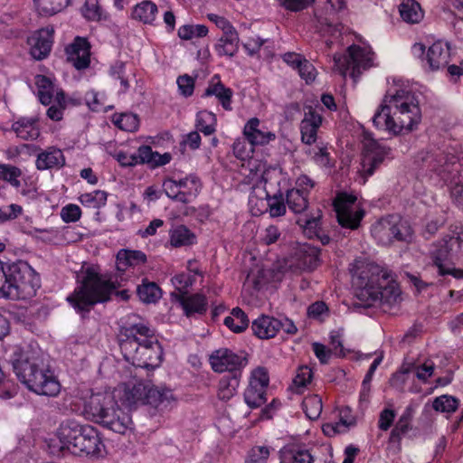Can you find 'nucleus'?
<instances>
[{
    "instance_id": "obj_1",
    "label": "nucleus",
    "mask_w": 463,
    "mask_h": 463,
    "mask_svg": "<svg viewBox=\"0 0 463 463\" xmlns=\"http://www.w3.org/2000/svg\"><path fill=\"white\" fill-rule=\"evenodd\" d=\"M421 120V110L415 93L409 90L388 92L373 117V124L395 135L413 130Z\"/></svg>"
},
{
    "instance_id": "obj_2",
    "label": "nucleus",
    "mask_w": 463,
    "mask_h": 463,
    "mask_svg": "<svg viewBox=\"0 0 463 463\" xmlns=\"http://www.w3.org/2000/svg\"><path fill=\"white\" fill-rule=\"evenodd\" d=\"M82 415L116 433L125 434L132 430L133 421L128 412L118 404L114 392H91L83 401Z\"/></svg>"
},
{
    "instance_id": "obj_3",
    "label": "nucleus",
    "mask_w": 463,
    "mask_h": 463,
    "mask_svg": "<svg viewBox=\"0 0 463 463\" xmlns=\"http://www.w3.org/2000/svg\"><path fill=\"white\" fill-rule=\"evenodd\" d=\"M115 289L113 282L99 274L93 268H88L80 285L67 297V301L76 312L85 314L96 304L109 301Z\"/></svg>"
},
{
    "instance_id": "obj_4",
    "label": "nucleus",
    "mask_w": 463,
    "mask_h": 463,
    "mask_svg": "<svg viewBox=\"0 0 463 463\" xmlns=\"http://www.w3.org/2000/svg\"><path fill=\"white\" fill-rule=\"evenodd\" d=\"M39 288V276L26 262H13L6 267V282L2 298L13 300L31 298L36 295Z\"/></svg>"
},
{
    "instance_id": "obj_5",
    "label": "nucleus",
    "mask_w": 463,
    "mask_h": 463,
    "mask_svg": "<svg viewBox=\"0 0 463 463\" xmlns=\"http://www.w3.org/2000/svg\"><path fill=\"white\" fill-rule=\"evenodd\" d=\"M13 368L18 379L37 394L56 396L61 391V384L52 373L39 369L35 362L27 358L15 359Z\"/></svg>"
},
{
    "instance_id": "obj_6",
    "label": "nucleus",
    "mask_w": 463,
    "mask_h": 463,
    "mask_svg": "<svg viewBox=\"0 0 463 463\" xmlns=\"http://www.w3.org/2000/svg\"><path fill=\"white\" fill-rule=\"evenodd\" d=\"M373 237L385 246L395 241L411 242L413 238V230L411 224L397 215H388L378 220L372 225Z\"/></svg>"
},
{
    "instance_id": "obj_7",
    "label": "nucleus",
    "mask_w": 463,
    "mask_h": 463,
    "mask_svg": "<svg viewBox=\"0 0 463 463\" xmlns=\"http://www.w3.org/2000/svg\"><path fill=\"white\" fill-rule=\"evenodd\" d=\"M141 347L134 342H126L122 347L124 358L134 366L155 369L162 361L163 349L157 338L146 340Z\"/></svg>"
},
{
    "instance_id": "obj_8",
    "label": "nucleus",
    "mask_w": 463,
    "mask_h": 463,
    "mask_svg": "<svg viewBox=\"0 0 463 463\" xmlns=\"http://www.w3.org/2000/svg\"><path fill=\"white\" fill-rule=\"evenodd\" d=\"M356 297L365 307L377 304L392 307L400 301L401 290L388 273L374 288H367L356 292Z\"/></svg>"
},
{
    "instance_id": "obj_9",
    "label": "nucleus",
    "mask_w": 463,
    "mask_h": 463,
    "mask_svg": "<svg viewBox=\"0 0 463 463\" xmlns=\"http://www.w3.org/2000/svg\"><path fill=\"white\" fill-rule=\"evenodd\" d=\"M373 53L360 46L352 45L347 50L346 55H335V67L342 76H345L347 72L353 78L358 77L362 71L372 66Z\"/></svg>"
},
{
    "instance_id": "obj_10",
    "label": "nucleus",
    "mask_w": 463,
    "mask_h": 463,
    "mask_svg": "<svg viewBox=\"0 0 463 463\" xmlns=\"http://www.w3.org/2000/svg\"><path fill=\"white\" fill-rule=\"evenodd\" d=\"M118 337L121 351L126 342H134L141 347L147 344L146 340L156 339L154 331L135 314L127 315L120 319Z\"/></svg>"
},
{
    "instance_id": "obj_11",
    "label": "nucleus",
    "mask_w": 463,
    "mask_h": 463,
    "mask_svg": "<svg viewBox=\"0 0 463 463\" xmlns=\"http://www.w3.org/2000/svg\"><path fill=\"white\" fill-rule=\"evenodd\" d=\"M200 179L193 175H187L178 181L166 179L163 183L165 194L174 201L189 203L194 201L201 191Z\"/></svg>"
},
{
    "instance_id": "obj_12",
    "label": "nucleus",
    "mask_w": 463,
    "mask_h": 463,
    "mask_svg": "<svg viewBox=\"0 0 463 463\" xmlns=\"http://www.w3.org/2000/svg\"><path fill=\"white\" fill-rule=\"evenodd\" d=\"M356 196L341 193L334 201L337 221L344 228L355 230L364 216V211L355 204Z\"/></svg>"
},
{
    "instance_id": "obj_13",
    "label": "nucleus",
    "mask_w": 463,
    "mask_h": 463,
    "mask_svg": "<svg viewBox=\"0 0 463 463\" xmlns=\"http://www.w3.org/2000/svg\"><path fill=\"white\" fill-rule=\"evenodd\" d=\"M353 283L357 292L367 288H374L388 274L378 264L364 260H356L351 269Z\"/></svg>"
},
{
    "instance_id": "obj_14",
    "label": "nucleus",
    "mask_w": 463,
    "mask_h": 463,
    "mask_svg": "<svg viewBox=\"0 0 463 463\" xmlns=\"http://www.w3.org/2000/svg\"><path fill=\"white\" fill-rule=\"evenodd\" d=\"M210 364L213 370L216 373L230 372L232 374L241 375V369L246 365L247 362L232 351L222 348L214 351L210 355Z\"/></svg>"
},
{
    "instance_id": "obj_15",
    "label": "nucleus",
    "mask_w": 463,
    "mask_h": 463,
    "mask_svg": "<svg viewBox=\"0 0 463 463\" xmlns=\"http://www.w3.org/2000/svg\"><path fill=\"white\" fill-rule=\"evenodd\" d=\"M391 155V148L374 139L368 140L361 163V173L365 177L372 175L375 169Z\"/></svg>"
},
{
    "instance_id": "obj_16",
    "label": "nucleus",
    "mask_w": 463,
    "mask_h": 463,
    "mask_svg": "<svg viewBox=\"0 0 463 463\" xmlns=\"http://www.w3.org/2000/svg\"><path fill=\"white\" fill-rule=\"evenodd\" d=\"M104 444L99 437V431L90 425H85L83 430L78 437V440L71 447V453L74 455H99Z\"/></svg>"
},
{
    "instance_id": "obj_17",
    "label": "nucleus",
    "mask_w": 463,
    "mask_h": 463,
    "mask_svg": "<svg viewBox=\"0 0 463 463\" xmlns=\"http://www.w3.org/2000/svg\"><path fill=\"white\" fill-rule=\"evenodd\" d=\"M53 27L48 26L34 32L28 38L30 53L33 59L41 61L49 55L53 43Z\"/></svg>"
},
{
    "instance_id": "obj_18",
    "label": "nucleus",
    "mask_w": 463,
    "mask_h": 463,
    "mask_svg": "<svg viewBox=\"0 0 463 463\" xmlns=\"http://www.w3.org/2000/svg\"><path fill=\"white\" fill-rule=\"evenodd\" d=\"M67 60L77 70H83L89 67L90 62V46L85 38L76 37L73 43L66 49Z\"/></svg>"
},
{
    "instance_id": "obj_19",
    "label": "nucleus",
    "mask_w": 463,
    "mask_h": 463,
    "mask_svg": "<svg viewBox=\"0 0 463 463\" xmlns=\"http://www.w3.org/2000/svg\"><path fill=\"white\" fill-rule=\"evenodd\" d=\"M243 134L250 146H264L276 138L275 133L262 126L257 118H252L246 123Z\"/></svg>"
},
{
    "instance_id": "obj_20",
    "label": "nucleus",
    "mask_w": 463,
    "mask_h": 463,
    "mask_svg": "<svg viewBox=\"0 0 463 463\" xmlns=\"http://www.w3.org/2000/svg\"><path fill=\"white\" fill-rule=\"evenodd\" d=\"M450 52L449 45L441 41L434 43L425 56L424 67H428L430 71H438L447 66L449 61Z\"/></svg>"
},
{
    "instance_id": "obj_21",
    "label": "nucleus",
    "mask_w": 463,
    "mask_h": 463,
    "mask_svg": "<svg viewBox=\"0 0 463 463\" xmlns=\"http://www.w3.org/2000/svg\"><path fill=\"white\" fill-rule=\"evenodd\" d=\"M321 124V115L309 107L300 123L301 139L305 144L312 145L316 142L317 129Z\"/></svg>"
},
{
    "instance_id": "obj_22",
    "label": "nucleus",
    "mask_w": 463,
    "mask_h": 463,
    "mask_svg": "<svg viewBox=\"0 0 463 463\" xmlns=\"http://www.w3.org/2000/svg\"><path fill=\"white\" fill-rule=\"evenodd\" d=\"M84 426L73 420L62 421L58 429L57 436L61 443V448L71 451V447L76 444L78 437L83 430Z\"/></svg>"
},
{
    "instance_id": "obj_23",
    "label": "nucleus",
    "mask_w": 463,
    "mask_h": 463,
    "mask_svg": "<svg viewBox=\"0 0 463 463\" xmlns=\"http://www.w3.org/2000/svg\"><path fill=\"white\" fill-rule=\"evenodd\" d=\"M177 300L186 317H192L195 314L202 315L207 310V298L201 293L192 295L181 293L177 296Z\"/></svg>"
},
{
    "instance_id": "obj_24",
    "label": "nucleus",
    "mask_w": 463,
    "mask_h": 463,
    "mask_svg": "<svg viewBox=\"0 0 463 463\" xmlns=\"http://www.w3.org/2000/svg\"><path fill=\"white\" fill-rule=\"evenodd\" d=\"M281 327V320L273 317L261 316L252 322L253 334L260 339H269L276 336Z\"/></svg>"
},
{
    "instance_id": "obj_25",
    "label": "nucleus",
    "mask_w": 463,
    "mask_h": 463,
    "mask_svg": "<svg viewBox=\"0 0 463 463\" xmlns=\"http://www.w3.org/2000/svg\"><path fill=\"white\" fill-rule=\"evenodd\" d=\"M430 255L438 270L440 269V267H444L443 261L458 256V253L456 246L451 244V235H448L433 243Z\"/></svg>"
},
{
    "instance_id": "obj_26",
    "label": "nucleus",
    "mask_w": 463,
    "mask_h": 463,
    "mask_svg": "<svg viewBox=\"0 0 463 463\" xmlns=\"http://www.w3.org/2000/svg\"><path fill=\"white\" fill-rule=\"evenodd\" d=\"M65 165V157L61 149L51 146L38 154L35 165L38 170L61 168Z\"/></svg>"
},
{
    "instance_id": "obj_27",
    "label": "nucleus",
    "mask_w": 463,
    "mask_h": 463,
    "mask_svg": "<svg viewBox=\"0 0 463 463\" xmlns=\"http://www.w3.org/2000/svg\"><path fill=\"white\" fill-rule=\"evenodd\" d=\"M210 96H215L225 110H232V90L221 82L218 75H214L211 79L208 87L203 94V97Z\"/></svg>"
},
{
    "instance_id": "obj_28",
    "label": "nucleus",
    "mask_w": 463,
    "mask_h": 463,
    "mask_svg": "<svg viewBox=\"0 0 463 463\" xmlns=\"http://www.w3.org/2000/svg\"><path fill=\"white\" fill-rule=\"evenodd\" d=\"M118 392L119 399L128 406L137 404V402H144V395L146 392V385L144 383L124 384L123 386L115 390Z\"/></svg>"
},
{
    "instance_id": "obj_29",
    "label": "nucleus",
    "mask_w": 463,
    "mask_h": 463,
    "mask_svg": "<svg viewBox=\"0 0 463 463\" xmlns=\"http://www.w3.org/2000/svg\"><path fill=\"white\" fill-rule=\"evenodd\" d=\"M296 258L304 269H314L319 262V250L310 244H302L296 250Z\"/></svg>"
},
{
    "instance_id": "obj_30",
    "label": "nucleus",
    "mask_w": 463,
    "mask_h": 463,
    "mask_svg": "<svg viewBox=\"0 0 463 463\" xmlns=\"http://www.w3.org/2000/svg\"><path fill=\"white\" fill-rule=\"evenodd\" d=\"M16 136L24 140L36 139L40 130L36 126V119L33 118H21L12 125Z\"/></svg>"
},
{
    "instance_id": "obj_31",
    "label": "nucleus",
    "mask_w": 463,
    "mask_h": 463,
    "mask_svg": "<svg viewBox=\"0 0 463 463\" xmlns=\"http://www.w3.org/2000/svg\"><path fill=\"white\" fill-rule=\"evenodd\" d=\"M169 242L174 248L191 246L196 242V236L186 226L178 225L169 231Z\"/></svg>"
},
{
    "instance_id": "obj_32",
    "label": "nucleus",
    "mask_w": 463,
    "mask_h": 463,
    "mask_svg": "<svg viewBox=\"0 0 463 463\" xmlns=\"http://www.w3.org/2000/svg\"><path fill=\"white\" fill-rule=\"evenodd\" d=\"M146 261V254L141 250H120L117 254L118 269L126 270L130 266H137Z\"/></svg>"
},
{
    "instance_id": "obj_33",
    "label": "nucleus",
    "mask_w": 463,
    "mask_h": 463,
    "mask_svg": "<svg viewBox=\"0 0 463 463\" xmlns=\"http://www.w3.org/2000/svg\"><path fill=\"white\" fill-rule=\"evenodd\" d=\"M158 13L156 5L151 1H142L135 5L132 11V17L146 24H153Z\"/></svg>"
},
{
    "instance_id": "obj_34",
    "label": "nucleus",
    "mask_w": 463,
    "mask_h": 463,
    "mask_svg": "<svg viewBox=\"0 0 463 463\" xmlns=\"http://www.w3.org/2000/svg\"><path fill=\"white\" fill-rule=\"evenodd\" d=\"M239 48V37L235 29L223 33L215 49L219 55L233 56Z\"/></svg>"
},
{
    "instance_id": "obj_35",
    "label": "nucleus",
    "mask_w": 463,
    "mask_h": 463,
    "mask_svg": "<svg viewBox=\"0 0 463 463\" xmlns=\"http://www.w3.org/2000/svg\"><path fill=\"white\" fill-rule=\"evenodd\" d=\"M35 84L39 100L45 106L51 104L55 99L56 92L61 90L56 89L52 80L44 75L36 76Z\"/></svg>"
},
{
    "instance_id": "obj_36",
    "label": "nucleus",
    "mask_w": 463,
    "mask_h": 463,
    "mask_svg": "<svg viewBox=\"0 0 463 463\" xmlns=\"http://www.w3.org/2000/svg\"><path fill=\"white\" fill-rule=\"evenodd\" d=\"M399 11L402 20L408 24H418L423 18L421 7L415 0H402Z\"/></svg>"
},
{
    "instance_id": "obj_37",
    "label": "nucleus",
    "mask_w": 463,
    "mask_h": 463,
    "mask_svg": "<svg viewBox=\"0 0 463 463\" xmlns=\"http://www.w3.org/2000/svg\"><path fill=\"white\" fill-rule=\"evenodd\" d=\"M172 392L169 389H160L158 387L146 385L143 404H148L157 408L164 402H168L172 399Z\"/></svg>"
},
{
    "instance_id": "obj_38",
    "label": "nucleus",
    "mask_w": 463,
    "mask_h": 463,
    "mask_svg": "<svg viewBox=\"0 0 463 463\" xmlns=\"http://www.w3.org/2000/svg\"><path fill=\"white\" fill-rule=\"evenodd\" d=\"M241 375L232 374L223 376L219 382L218 397L222 401H229L237 392Z\"/></svg>"
},
{
    "instance_id": "obj_39",
    "label": "nucleus",
    "mask_w": 463,
    "mask_h": 463,
    "mask_svg": "<svg viewBox=\"0 0 463 463\" xmlns=\"http://www.w3.org/2000/svg\"><path fill=\"white\" fill-rule=\"evenodd\" d=\"M224 325L232 331L241 333L248 327L249 319L240 307H234L231 315L224 318Z\"/></svg>"
},
{
    "instance_id": "obj_40",
    "label": "nucleus",
    "mask_w": 463,
    "mask_h": 463,
    "mask_svg": "<svg viewBox=\"0 0 463 463\" xmlns=\"http://www.w3.org/2000/svg\"><path fill=\"white\" fill-rule=\"evenodd\" d=\"M286 202L288 208L296 213L304 212L308 205L307 194L300 189H291L288 191Z\"/></svg>"
},
{
    "instance_id": "obj_41",
    "label": "nucleus",
    "mask_w": 463,
    "mask_h": 463,
    "mask_svg": "<svg viewBox=\"0 0 463 463\" xmlns=\"http://www.w3.org/2000/svg\"><path fill=\"white\" fill-rule=\"evenodd\" d=\"M320 218L321 211L317 210L310 217L298 218L297 223L303 230L305 235L312 239L318 236V232H320Z\"/></svg>"
},
{
    "instance_id": "obj_42",
    "label": "nucleus",
    "mask_w": 463,
    "mask_h": 463,
    "mask_svg": "<svg viewBox=\"0 0 463 463\" xmlns=\"http://www.w3.org/2000/svg\"><path fill=\"white\" fill-rule=\"evenodd\" d=\"M110 75L120 80L121 90L126 92L129 89V80L134 76L133 71L128 69L125 62L117 61L110 68Z\"/></svg>"
},
{
    "instance_id": "obj_43",
    "label": "nucleus",
    "mask_w": 463,
    "mask_h": 463,
    "mask_svg": "<svg viewBox=\"0 0 463 463\" xmlns=\"http://www.w3.org/2000/svg\"><path fill=\"white\" fill-rule=\"evenodd\" d=\"M38 13L43 16H52L65 8L70 0H33Z\"/></svg>"
},
{
    "instance_id": "obj_44",
    "label": "nucleus",
    "mask_w": 463,
    "mask_h": 463,
    "mask_svg": "<svg viewBox=\"0 0 463 463\" xmlns=\"http://www.w3.org/2000/svg\"><path fill=\"white\" fill-rule=\"evenodd\" d=\"M139 298L146 303H154L161 298V289L155 282L143 280L137 287Z\"/></svg>"
},
{
    "instance_id": "obj_45",
    "label": "nucleus",
    "mask_w": 463,
    "mask_h": 463,
    "mask_svg": "<svg viewBox=\"0 0 463 463\" xmlns=\"http://www.w3.org/2000/svg\"><path fill=\"white\" fill-rule=\"evenodd\" d=\"M107 197L108 194L105 191L95 190L90 193L82 194L79 200L85 207L99 209L106 204Z\"/></svg>"
},
{
    "instance_id": "obj_46",
    "label": "nucleus",
    "mask_w": 463,
    "mask_h": 463,
    "mask_svg": "<svg viewBox=\"0 0 463 463\" xmlns=\"http://www.w3.org/2000/svg\"><path fill=\"white\" fill-rule=\"evenodd\" d=\"M302 407L308 419L317 420L322 412V399L317 394L309 395L303 400Z\"/></svg>"
},
{
    "instance_id": "obj_47",
    "label": "nucleus",
    "mask_w": 463,
    "mask_h": 463,
    "mask_svg": "<svg viewBox=\"0 0 463 463\" xmlns=\"http://www.w3.org/2000/svg\"><path fill=\"white\" fill-rule=\"evenodd\" d=\"M244 400L250 408L260 407L267 402L266 389L249 384L244 392Z\"/></svg>"
},
{
    "instance_id": "obj_48",
    "label": "nucleus",
    "mask_w": 463,
    "mask_h": 463,
    "mask_svg": "<svg viewBox=\"0 0 463 463\" xmlns=\"http://www.w3.org/2000/svg\"><path fill=\"white\" fill-rule=\"evenodd\" d=\"M216 117L213 113L203 110L197 114L196 128L204 135L209 136L215 131Z\"/></svg>"
},
{
    "instance_id": "obj_49",
    "label": "nucleus",
    "mask_w": 463,
    "mask_h": 463,
    "mask_svg": "<svg viewBox=\"0 0 463 463\" xmlns=\"http://www.w3.org/2000/svg\"><path fill=\"white\" fill-rule=\"evenodd\" d=\"M22 175V171L19 167L0 164V179L9 183L11 185L18 188L21 186L19 177Z\"/></svg>"
},
{
    "instance_id": "obj_50",
    "label": "nucleus",
    "mask_w": 463,
    "mask_h": 463,
    "mask_svg": "<svg viewBox=\"0 0 463 463\" xmlns=\"http://www.w3.org/2000/svg\"><path fill=\"white\" fill-rule=\"evenodd\" d=\"M54 104H52L47 109V116L52 120L59 121L62 118L63 110L66 108L65 94L62 90L57 91L54 99Z\"/></svg>"
},
{
    "instance_id": "obj_51",
    "label": "nucleus",
    "mask_w": 463,
    "mask_h": 463,
    "mask_svg": "<svg viewBox=\"0 0 463 463\" xmlns=\"http://www.w3.org/2000/svg\"><path fill=\"white\" fill-rule=\"evenodd\" d=\"M113 122L118 128L128 132L137 130L139 126L137 116L131 113H123L116 117Z\"/></svg>"
},
{
    "instance_id": "obj_52",
    "label": "nucleus",
    "mask_w": 463,
    "mask_h": 463,
    "mask_svg": "<svg viewBox=\"0 0 463 463\" xmlns=\"http://www.w3.org/2000/svg\"><path fill=\"white\" fill-rule=\"evenodd\" d=\"M458 400L450 395H441L437 397L432 403V407L437 411L454 412L458 407Z\"/></svg>"
},
{
    "instance_id": "obj_53",
    "label": "nucleus",
    "mask_w": 463,
    "mask_h": 463,
    "mask_svg": "<svg viewBox=\"0 0 463 463\" xmlns=\"http://www.w3.org/2000/svg\"><path fill=\"white\" fill-rule=\"evenodd\" d=\"M307 317L318 322H324L329 317V308L324 301H316L308 306Z\"/></svg>"
},
{
    "instance_id": "obj_54",
    "label": "nucleus",
    "mask_w": 463,
    "mask_h": 463,
    "mask_svg": "<svg viewBox=\"0 0 463 463\" xmlns=\"http://www.w3.org/2000/svg\"><path fill=\"white\" fill-rule=\"evenodd\" d=\"M208 33V28L203 24H185L178 29V36L183 40H191L194 37H203Z\"/></svg>"
},
{
    "instance_id": "obj_55",
    "label": "nucleus",
    "mask_w": 463,
    "mask_h": 463,
    "mask_svg": "<svg viewBox=\"0 0 463 463\" xmlns=\"http://www.w3.org/2000/svg\"><path fill=\"white\" fill-rule=\"evenodd\" d=\"M82 14L88 20H100L102 17V11L99 5V0H86L82 8Z\"/></svg>"
},
{
    "instance_id": "obj_56",
    "label": "nucleus",
    "mask_w": 463,
    "mask_h": 463,
    "mask_svg": "<svg viewBox=\"0 0 463 463\" xmlns=\"http://www.w3.org/2000/svg\"><path fill=\"white\" fill-rule=\"evenodd\" d=\"M269 378L267 370L264 367H258L251 373L250 385L258 388L267 389Z\"/></svg>"
},
{
    "instance_id": "obj_57",
    "label": "nucleus",
    "mask_w": 463,
    "mask_h": 463,
    "mask_svg": "<svg viewBox=\"0 0 463 463\" xmlns=\"http://www.w3.org/2000/svg\"><path fill=\"white\" fill-rule=\"evenodd\" d=\"M269 456V449L266 446L252 448L248 455L249 463H265Z\"/></svg>"
},
{
    "instance_id": "obj_58",
    "label": "nucleus",
    "mask_w": 463,
    "mask_h": 463,
    "mask_svg": "<svg viewBox=\"0 0 463 463\" xmlns=\"http://www.w3.org/2000/svg\"><path fill=\"white\" fill-rule=\"evenodd\" d=\"M81 215L80 208L76 204H68L64 206L61 211V217L65 222H77Z\"/></svg>"
},
{
    "instance_id": "obj_59",
    "label": "nucleus",
    "mask_w": 463,
    "mask_h": 463,
    "mask_svg": "<svg viewBox=\"0 0 463 463\" xmlns=\"http://www.w3.org/2000/svg\"><path fill=\"white\" fill-rule=\"evenodd\" d=\"M176 83L180 93L184 97H189L194 93V80L187 75H182L177 78Z\"/></svg>"
},
{
    "instance_id": "obj_60",
    "label": "nucleus",
    "mask_w": 463,
    "mask_h": 463,
    "mask_svg": "<svg viewBox=\"0 0 463 463\" xmlns=\"http://www.w3.org/2000/svg\"><path fill=\"white\" fill-rule=\"evenodd\" d=\"M299 76L306 80L307 83H310L315 80L317 77V71L312 63L307 60H303V62L298 67Z\"/></svg>"
},
{
    "instance_id": "obj_61",
    "label": "nucleus",
    "mask_w": 463,
    "mask_h": 463,
    "mask_svg": "<svg viewBox=\"0 0 463 463\" xmlns=\"http://www.w3.org/2000/svg\"><path fill=\"white\" fill-rule=\"evenodd\" d=\"M312 377V370L308 366H301L298 368L293 383L297 387H305L310 383Z\"/></svg>"
},
{
    "instance_id": "obj_62",
    "label": "nucleus",
    "mask_w": 463,
    "mask_h": 463,
    "mask_svg": "<svg viewBox=\"0 0 463 463\" xmlns=\"http://www.w3.org/2000/svg\"><path fill=\"white\" fill-rule=\"evenodd\" d=\"M283 7L292 12L301 11L310 5H312L315 0H278Z\"/></svg>"
},
{
    "instance_id": "obj_63",
    "label": "nucleus",
    "mask_w": 463,
    "mask_h": 463,
    "mask_svg": "<svg viewBox=\"0 0 463 463\" xmlns=\"http://www.w3.org/2000/svg\"><path fill=\"white\" fill-rule=\"evenodd\" d=\"M155 153L151 146H141L137 153L136 154V158L138 164H150L153 166V162L156 161L155 159Z\"/></svg>"
},
{
    "instance_id": "obj_64",
    "label": "nucleus",
    "mask_w": 463,
    "mask_h": 463,
    "mask_svg": "<svg viewBox=\"0 0 463 463\" xmlns=\"http://www.w3.org/2000/svg\"><path fill=\"white\" fill-rule=\"evenodd\" d=\"M292 463H312L313 457L307 449H291L289 451Z\"/></svg>"
}]
</instances>
